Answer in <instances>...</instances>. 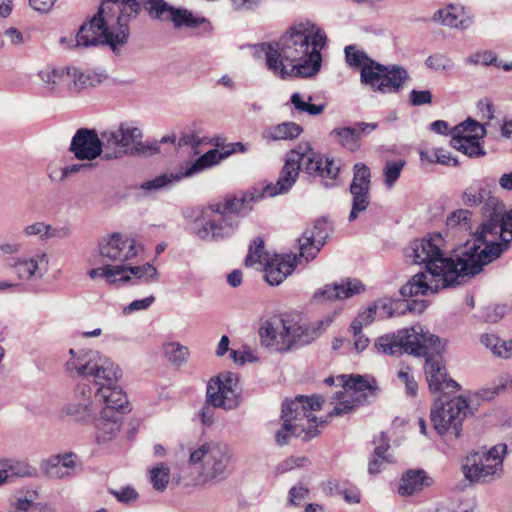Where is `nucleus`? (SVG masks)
<instances>
[{
    "label": "nucleus",
    "instance_id": "1",
    "mask_svg": "<svg viewBox=\"0 0 512 512\" xmlns=\"http://www.w3.org/2000/svg\"><path fill=\"white\" fill-rule=\"evenodd\" d=\"M327 43L322 28L309 20L292 25L277 41L253 46L254 56L263 58L265 67L274 76H315L321 68V50Z\"/></svg>",
    "mask_w": 512,
    "mask_h": 512
},
{
    "label": "nucleus",
    "instance_id": "2",
    "mask_svg": "<svg viewBox=\"0 0 512 512\" xmlns=\"http://www.w3.org/2000/svg\"><path fill=\"white\" fill-rule=\"evenodd\" d=\"M440 234L415 239L405 249V258L413 264L424 265L434 276L439 272L462 276H473L479 273L484 265L497 259V253L488 250H477L475 243L466 242L456 259L445 257L440 246Z\"/></svg>",
    "mask_w": 512,
    "mask_h": 512
},
{
    "label": "nucleus",
    "instance_id": "3",
    "mask_svg": "<svg viewBox=\"0 0 512 512\" xmlns=\"http://www.w3.org/2000/svg\"><path fill=\"white\" fill-rule=\"evenodd\" d=\"M461 200L468 207L483 204L482 214L486 219L480 230L467 242L475 243L479 251H494L498 258L512 241L511 213L507 212L502 201L493 196L480 182L467 187L462 192Z\"/></svg>",
    "mask_w": 512,
    "mask_h": 512
},
{
    "label": "nucleus",
    "instance_id": "4",
    "mask_svg": "<svg viewBox=\"0 0 512 512\" xmlns=\"http://www.w3.org/2000/svg\"><path fill=\"white\" fill-rule=\"evenodd\" d=\"M106 3L116 4L119 7L121 42L128 41L129 24L143 9L151 20L169 21L175 29H193L201 27L203 33H211L213 25L204 16L194 14L183 7H175L165 0H104Z\"/></svg>",
    "mask_w": 512,
    "mask_h": 512
},
{
    "label": "nucleus",
    "instance_id": "5",
    "mask_svg": "<svg viewBox=\"0 0 512 512\" xmlns=\"http://www.w3.org/2000/svg\"><path fill=\"white\" fill-rule=\"evenodd\" d=\"M257 197L255 193H245L208 204L194 223L195 235L209 242L229 238L238 229L240 218L252 210Z\"/></svg>",
    "mask_w": 512,
    "mask_h": 512
},
{
    "label": "nucleus",
    "instance_id": "6",
    "mask_svg": "<svg viewBox=\"0 0 512 512\" xmlns=\"http://www.w3.org/2000/svg\"><path fill=\"white\" fill-rule=\"evenodd\" d=\"M329 234V226L326 220H317L312 228L306 229L298 239L299 257L295 254H275L270 259H265L264 277L266 281L276 286L281 284L295 267L301 263L313 260L324 246Z\"/></svg>",
    "mask_w": 512,
    "mask_h": 512
},
{
    "label": "nucleus",
    "instance_id": "7",
    "mask_svg": "<svg viewBox=\"0 0 512 512\" xmlns=\"http://www.w3.org/2000/svg\"><path fill=\"white\" fill-rule=\"evenodd\" d=\"M322 404V397L317 395H300L293 400L285 401L281 415L283 426L275 435L276 442L285 445L290 436L309 440L319 435L327 421L319 420L314 416V412L320 410Z\"/></svg>",
    "mask_w": 512,
    "mask_h": 512
},
{
    "label": "nucleus",
    "instance_id": "8",
    "mask_svg": "<svg viewBox=\"0 0 512 512\" xmlns=\"http://www.w3.org/2000/svg\"><path fill=\"white\" fill-rule=\"evenodd\" d=\"M110 4L102 0L98 13L89 22L81 25L76 36L69 39L61 37L60 43H67L69 48L107 44L114 52L125 45L127 41L121 42L120 37L122 31L120 15L113 22Z\"/></svg>",
    "mask_w": 512,
    "mask_h": 512
},
{
    "label": "nucleus",
    "instance_id": "9",
    "mask_svg": "<svg viewBox=\"0 0 512 512\" xmlns=\"http://www.w3.org/2000/svg\"><path fill=\"white\" fill-rule=\"evenodd\" d=\"M439 338L421 325L402 328L397 332L379 336L374 342L377 352L390 356H400L404 353L413 356H422L428 353L427 349H439Z\"/></svg>",
    "mask_w": 512,
    "mask_h": 512
},
{
    "label": "nucleus",
    "instance_id": "10",
    "mask_svg": "<svg viewBox=\"0 0 512 512\" xmlns=\"http://www.w3.org/2000/svg\"><path fill=\"white\" fill-rule=\"evenodd\" d=\"M260 343L271 352L287 353L315 340V332L293 320L270 318L259 328Z\"/></svg>",
    "mask_w": 512,
    "mask_h": 512
},
{
    "label": "nucleus",
    "instance_id": "11",
    "mask_svg": "<svg viewBox=\"0 0 512 512\" xmlns=\"http://www.w3.org/2000/svg\"><path fill=\"white\" fill-rule=\"evenodd\" d=\"M102 138L106 150L104 160L107 161L158 151L156 145L143 143L142 130L132 121H122L118 125L103 130Z\"/></svg>",
    "mask_w": 512,
    "mask_h": 512
},
{
    "label": "nucleus",
    "instance_id": "12",
    "mask_svg": "<svg viewBox=\"0 0 512 512\" xmlns=\"http://www.w3.org/2000/svg\"><path fill=\"white\" fill-rule=\"evenodd\" d=\"M188 463L200 470L206 481H220L232 472V453L225 443L202 441L190 447Z\"/></svg>",
    "mask_w": 512,
    "mask_h": 512
},
{
    "label": "nucleus",
    "instance_id": "13",
    "mask_svg": "<svg viewBox=\"0 0 512 512\" xmlns=\"http://www.w3.org/2000/svg\"><path fill=\"white\" fill-rule=\"evenodd\" d=\"M64 369L70 377L91 378L93 382L115 378L114 363L95 350L69 349Z\"/></svg>",
    "mask_w": 512,
    "mask_h": 512
},
{
    "label": "nucleus",
    "instance_id": "14",
    "mask_svg": "<svg viewBox=\"0 0 512 512\" xmlns=\"http://www.w3.org/2000/svg\"><path fill=\"white\" fill-rule=\"evenodd\" d=\"M507 454L506 444H497L487 452L469 454L462 466L467 480L474 483H490L503 475V460Z\"/></svg>",
    "mask_w": 512,
    "mask_h": 512
},
{
    "label": "nucleus",
    "instance_id": "15",
    "mask_svg": "<svg viewBox=\"0 0 512 512\" xmlns=\"http://www.w3.org/2000/svg\"><path fill=\"white\" fill-rule=\"evenodd\" d=\"M408 71L397 65H383L372 60L361 69L360 82L374 92L397 93L408 80Z\"/></svg>",
    "mask_w": 512,
    "mask_h": 512
},
{
    "label": "nucleus",
    "instance_id": "16",
    "mask_svg": "<svg viewBox=\"0 0 512 512\" xmlns=\"http://www.w3.org/2000/svg\"><path fill=\"white\" fill-rule=\"evenodd\" d=\"M337 380L342 385V390L335 394L334 399L339 402L330 411L329 417L350 412L355 406L366 402L368 395L375 389V381L361 375H351L348 379L346 375H340Z\"/></svg>",
    "mask_w": 512,
    "mask_h": 512
},
{
    "label": "nucleus",
    "instance_id": "17",
    "mask_svg": "<svg viewBox=\"0 0 512 512\" xmlns=\"http://www.w3.org/2000/svg\"><path fill=\"white\" fill-rule=\"evenodd\" d=\"M468 412L467 400L461 396L447 401L437 400L431 409V422L439 435L451 432L459 437L462 430V422Z\"/></svg>",
    "mask_w": 512,
    "mask_h": 512
},
{
    "label": "nucleus",
    "instance_id": "18",
    "mask_svg": "<svg viewBox=\"0 0 512 512\" xmlns=\"http://www.w3.org/2000/svg\"><path fill=\"white\" fill-rule=\"evenodd\" d=\"M138 254L134 239L121 233L114 232L102 237L97 244L94 253L87 259L89 265L95 266L102 260L109 262H125Z\"/></svg>",
    "mask_w": 512,
    "mask_h": 512
},
{
    "label": "nucleus",
    "instance_id": "19",
    "mask_svg": "<svg viewBox=\"0 0 512 512\" xmlns=\"http://www.w3.org/2000/svg\"><path fill=\"white\" fill-rule=\"evenodd\" d=\"M238 382V375L232 372L211 379L207 385L206 403L224 410L237 408L241 400Z\"/></svg>",
    "mask_w": 512,
    "mask_h": 512
},
{
    "label": "nucleus",
    "instance_id": "20",
    "mask_svg": "<svg viewBox=\"0 0 512 512\" xmlns=\"http://www.w3.org/2000/svg\"><path fill=\"white\" fill-rule=\"evenodd\" d=\"M486 135L485 127L477 121L468 118L451 130V146L470 158L486 155L480 140Z\"/></svg>",
    "mask_w": 512,
    "mask_h": 512
},
{
    "label": "nucleus",
    "instance_id": "21",
    "mask_svg": "<svg viewBox=\"0 0 512 512\" xmlns=\"http://www.w3.org/2000/svg\"><path fill=\"white\" fill-rule=\"evenodd\" d=\"M434 276L431 271L427 270L415 274L400 289V293L404 297H412L418 295H426L428 293L437 292L439 289L461 284L467 276L443 273V270Z\"/></svg>",
    "mask_w": 512,
    "mask_h": 512
},
{
    "label": "nucleus",
    "instance_id": "22",
    "mask_svg": "<svg viewBox=\"0 0 512 512\" xmlns=\"http://www.w3.org/2000/svg\"><path fill=\"white\" fill-rule=\"evenodd\" d=\"M69 151L79 161L92 163L99 157L104 159L106 150L102 131L99 134L95 129H78L71 139Z\"/></svg>",
    "mask_w": 512,
    "mask_h": 512
},
{
    "label": "nucleus",
    "instance_id": "23",
    "mask_svg": "<svg viewBox=\"0 0 512 512\" xmlns=\"http://www.w3.org/2000/svg\"><path fill=\"white\" fill-rule=\"evenodd\" d=\"M439 349H427L428 353L422 355L425 357V374L432 392H452L458 389L456 381L448 377L446 367L443 363L441 353L444 350V344L439 339Z\"/></svg>",
    "mask_w": 512,
    "mask_h": 512
},
{
    "label": "nucleus",
    "instance_id": "24",
    "mask_svg": "<svg viewBox=\"0 0 512 512\" xmlns=\"http://www.w3.org/2000/svg\"><path fill=\"white\" fill-rule=\"evenodd\" d=\"M98 408V402L92 388L89 385H79L71 402L62 408V414L76 422L87 423L95 419Z\"/></svg>",
    "mask_w": 512,
    "mask_h": 512
},
{
    "label": "nucleus",
    "instance_id": "25",
    "mask_svg": "<svg viewBox=\"0 0 512 512\" xmlns=\"http://www.w3.org/2000/svg\"><path fill=\"white\" fill-rule=\"evenodd\" d=\"M299 158L297 153L289 152L286 155L284 166L276 184H267L262 190L254 189L249 193H255L258 196L254 203L266 196L274 197L287 193L295 184L299 175Z\"/></svg>",
    "mask_w": 512,
    "mask_h": 512
},
{
    "label": "nucleus",
    "instance_id": "26",
    "mask_svg": "<svg viewBox=\"0 0 512 512\" xmlns=\"http://www.w3.org/2000/svg\"><path fill=\"white\" fill-rule=\"evenodd\" d=\"M8 266L20 280H40L48 272L49 256L44 251H37L31 255L10 258Z\"/></svg>",
    "mask_w": 512,
    "mask_h": 512
},
{
    "label": "nucleus",
    "instance_id": "27",
    "mask_svg": "<svg viewBox=\"0 0 512 512\" xmlns=\"http://www.w3.org/2000/svg\"><path fill=\"white\" fill-rule=\"evenodd\" d=\"M115 378L110 380L102 379L99 382H93L98 386L95 391V398L99 405H103L102 409H113L118 414L124 410L128 403L127 396L117 382L121 376L120 368L114 364Z\"/></svg>",
    "mask_w": 512,
    "mask_h": 512
},
{
    "label": "nucleus",
    "instance_id": "28",
    "mask_svg": "<svg viewBox=\"0 0 512 512\" xmlns=\"http://www.w3.org/2000/svg\"><path fill=\"white\" fill-rule=\"evenodd\" d=\"M365 291V285L358 279L345 278L318 289L313 298L320 300H344Z\"/></svg>",
    "mask_w": 512,
    "mask_h": 512
},
{
    "label": "nucleus",
    "instance_id": "29",
    "mask_svg": "<svg viewBox=\"0 0 512 512\" xmlns=\"http://www.w3.org/2000/svg\"><path fill=\"white\" fill-rule=\"evenodd\" d=\"M42 472L52 479L71 478L76 473V455L72 452L56 454L42 461Z\"/></svg>",
    "mask_w": 512,
    "mask_h": 512
},
{
    "label": "nucleus",
    "instance_id": "30",
    "mask_svg": "<svg viewBox=\"0 0 512 512\" xmlns=\"http://www.w3.org/2000/svg\"><path fill=\"white\" fill-rule=\"evenodd\" d=\"M377 123L359 122L354 127H337L330 132L338 144L349 151H356L360 148V138L376 130Z\"/></svg>",
    "mask_w": 512,
    "mask_h": 512
},
{
    "label": "nucleus",
    "instance_id": "31",
    "mask_svg": "<svg viewBox=\"0 0 512 512\" xmlns=\"http://www.w3.org/2000/svg\"><path fill=\"white\" fill-rule=\"evenodd\" d=\"M38 77L49 94L63 96L70 93V66L43 69Z\"/></svg>",
    "mask_w": 512,
    "mask_h": 512
},
{
    "label": "nucleus",
    "instance_id": "32",
    "mask_svg": "<svg viewBox=\"0 0 512 512\" xmlns=\"http://www.w3.org/2000/svg\"><path fill=\"white\" fill-rule=\"evenodd\" d=\"M94 425L97 442H110L120 431V415L113 409H101L99 416L94 419Z\"/></svg>",
    "mask_w": 512,
    "mask_h": 512
},
{
    "label": "nucleus",
    "instance_id": "33",
    "mask_svg": "<svg viewBox=\"0 0 512 512\" xmlns=\"http://www.w3.org/2000/svg\"><path fill=\"white\" fill-rule=\"evenodd\" d=\"M374 442L376 447L368 463V472L372 475L381 473L394 461L390 453L389 439L384 433H381Z\"/></svg>",
    "mask_w": 512,
    "mask_h": 512
},
{
    "label": "nucleus",
    "instance_id": "34",
    "mask_svg": "<svg viewBox=\"0 0 512 512\" xmlns=\"http://www.w3.org/2000/svg\"><path fill=\"white\" fill-rule=\"evenodd\" d=\"M191 162L186 163L185 166H182L178 172L164 173L155 177L154 179L148 180L141 184V189L151 192L158 191L180 182L184 178H189L197 173H192L191 171Z\"/></svg>",
    "mask_w": 512,
    "mask_h": 512
},
{
    "label": "nucleus",
    "instance_id": "35",
    "mask_svg": "<svg viewBox=\"0 0 512 512\" xmlns=\"http://www.w3.org/2000/svg\"><path fill=\"white\" fill-rule=\"evenodd\" d=\"M433 484V479L423 470H409L401 477L398 492L402 496H411Z\"/></svg>",
    "mask_w": 512,
    "mask_h": 512
},
{
    "label": "nucleus",
    "instance_id": "36",
    "mask_svg": "<svg viewBox=\"0 0 512 512\" xmlns=\"http://www.w3.org/2000/svg\"><path fill=\"white\" fill-rule=\"evenodd\" d=\"M232 154H235L234 143L225 144L220 150L211 149L201 155L196 161L191 162L190 171L192 173L199 174L204 170L219 164L222 160L228 158Z\"/></svg>",
    "mask_w": 512,
    "mask_h": 512
},
{
    "label": "nucleus",
    "instance_id": "37",
    "mask_svg": "<svg viewBox=\"0 0 512 512\" xmlns=\"http://www.w3.org/2000/svg\"><path fill=\"white\" fill-rule=\"evenodd\" d=\"M480 343L497 358H512V339H502L495 333H484L480 336Z\"/></svg>",
    "mask_w": 512,
    "mask_h": 512
},
{
    "label": "nucleus",
    "instance_id": "38",
    "mask_svg": "<svg viewBox=\"0 0 512 512\" xmlns=\"http://www.w3.org/2000/svg\"><path fill=\"white\" fill-rule=\"evenodd\" d=\"M302 131V127L295 122H283L264 129L262 138L268 141L292 140L297 138Z\"/></svg>",
    "mask_w": 512,
    "mask_h": 512
},
{
    "label": "nucleus",
    "instance_id": "39",
    "mask_svg": "<svg viewBox=\"0 0 512 512\" xmlns=\"http://www.w3.org/2000/svg\"><path fill=\"white\" fill-rule=\"evenodd\" d=\"M506 391H512V374L502 373L489 386L477 391L475 397L483 401H490Z\"/></svg>",
    "mask_w": 512,
    "mask_h": 512
},
{
    "label": "nucleus",
    "instance_id": "40",
    "mask_svg": "<svg viewBox=\"0 0 512 512\" xmlns=\"http://www.w3.org/2000/svg\"><path fill=\"white\" fill-rule=\"evenodd\" d=\"M129 271V284H153L157 283L160 279V274L156 267L150 263H145L139 266H128Z\"/></svg>",
    "mask_w": 512,
    "mask_h": 512
},
{
    "label": "nucleus",
    "instance_id": "41",
    "mask_svg": "<svg viewBox=\"0 0 512 512\" xmlns=\"http://www.w3.org/2000/svg\"><path fill=\"white\" fill-rule=\"evenodd\" d=\"M290 152L297 153L299 158V170L302 168L303 171L309 175L314 176L315 172L319 170V165H322L323 158L317 155L310 147L304 148L299 147L298 149L291 150Z\"/></svg>",
    "mask_w": 512,
    "mask_h": 512
},
{
    "label": "nucleus",
    "instance_id": "42",
    "mask_svg": "<svg viewBox=\"0 0 512 512\" xmlns=\"http://www.w3.org/2000/svg\"><path fill=\"white\" fill-rule=\"evenodd\" d=\"M162 352L165 358L173 365L181 366L189 358V349L179 342L171 341L162 345Z\"/></svg>",
    "mask_w": 512,
    "mask_h": 512
},
{
    "label": "nucleus",
    "instance_id": "43",
    "mask_svg": "<svg viewBox=\"0 0 512 512\" xmlns=\"http://www.w3.org/2000/svg\"><path fill=\"white\" fill-rule=\"evenodd\" d=\"M311 95H303L299 92H294L290 97V103L300 113H307L312 116L321 114L324 109V104H312Z\"/></svg>",
    "mask_w": 512,
    "mask_h": 512
},
{
    "label": "nucleus",
    "instance_id": "44",
    "mask_svg": "<svg viewBox=\"0 0 512 512\" xmlns=\"http://www.w3.org/2000/svg\"><path fill=\"white\" fill-rule=\"evenodd\" d=\"M462 13L463 11L461 8L454 5H448L447 7L436 11L433 19L452 28L461 27L464 29L467 25L464 24L463 20L459 19Z\"/></svg>",
    "mask_w": 512,
    "mask_h": 512
},
{
    "label": "nucleus",
    "instance_id": "45",
    "mask_svg": "<svg viewBox=\"0 0 512 512\" xmlns=\"http://www.w3.org/2000/svg\"><path fill=\"white\" fill-rule=\"evenodd\" d=\"M472 212L467 209H458L451 212L446 219V225L451 230L470 231Z\"/></svg>",
    "mask_w": 512,
    "mask_h": 512
},
{
    "label": "nucleus",
    "instance_id": "46",
    "mask_svg": "<svg viewBox=\"0 0 512 512\" xmlns=\"http://www.w3.org/2000/svg\"><path fill=\"white\" fill-rule=\"evenodd\" d=\"M129 271L126 265H111L106 264L105 282L108 285L120 287L129 284Z\"/></svg>",
    "mask_w": 512,
    "mask_h": 512
},
{
    "label": "nucleus",
    "instance_id": "47",
    "mask_svg": "<svg viewBox=\"0 0 512 512\" xmlns=\"http://www.w3.org/2000/svg\"><path fill=\"white\" fill-rule=\"evenodd\" d=\"M350 193L352 195V209L350 211L348 220L350 222L354 221L360 212L366 210L369 205V190H362L361 188L350 189Z\"/></svg>",
    "mask_w": 512,
    "mask_h": 512
},
{
    "label": "nucleus",
    "instance_id": "48",
    "mask_svg": "<svg viewBox=\"0 0 512 512\" xmlns=\"http://www.w3.org/2000/svg\"><path fill=\"white\" fill-rule=\"evenodd\" d=\"M344 53L347 64L352 68H359L360 70L373 60L364 50L357 48L355 45L346 46Z\"/></svg>",
    "mask_w": 512,
    "mask_h": 512
},
{
    "label": "nucleus",
    "instance_id": "49",
    "mask_svg": "<svg viewBox=\"0 0 512 512\" xmlns=\"http://www.w3.org/2000/svg\"><path fill=\"white\" fill-rule=\"evenodd\" d=\"M406 165V161L404 159L399 160H389L386 161L383 168V176H384V184L391 188L394 186L396 181L399 179L401 172Z\"/></svg>",
    "mask_w": 512,
    "mask_h": 512
},
{
    "label": "nucleus",
    "instance_id": "50",
    "mask_svg": "<svg viewBox=\"0 0 512 512\" xmlns=\"http://www.w3.org/2000/svg\"><path fill=\"white\" fill-rule=\"evenodd\" d=\"M84 69L70 66V93H79L91 87Z\"/></svg>",
    "mask_w": 512,
    "mask_h": 512
},
{
    "label": "nucleus",
    "instance_id": "51",
    "mask_svg": "<svg viewBox=\"0 0 512 512\" xmlns=\"http://www.w3.org/2000/svg\"><path fill=\"white\" fill-rule=\"evenodd\" d=\"M170 469L164 463L157 465L150 471V481L157 491L166 489L169 483Z\"/></svg>",
    "mask_w": 512,
    "mask_h": 512
},
{
    "label": "nucleus",
    "instance_id": "52",
    "mask_svg": "<svg viewBox=\"0 0 512 512\" xmlns=\"http://www.w3.org/2000/svg\"><path fill=\"white\" fill-rule=\"evenodd\" d=\"M425 66L433 71L442 72L452 70L455 66L454 61L445 54L434 53L427 57Z\"/></svg>",
    "mask_w": 512,
    "mask_h": 512
},
{
    "label": "nucleus",
    "instance_id": "53",
    "mask_svg": "<svg viewBox=\"0 0 512 512\" xmlns=\"http://www.w3.org/2000/svg\"><path fill=\"white\" fill-rule=\"evenodd\" d=\"M265 259H270V257L264 253V240L262 238H256L253 241V245L250 246L245 264L247 266H253L256 263L264 265Z\"/></svg>",
    "mask_w": 512,
    "mask_h": 512
},
{
    "label": "nucleus",
    "instance_id": "54",
    "mask_svg": "<svg viewBox=\"0 0 512 512\" xmlns=\"http://www.w3.org/2000/svg\"><path fill=\"white\" fill-rule=\"evenodd\" d=\"M229 357L239 366H243L246 363H254L259 360L257 354L247 345H243L238 350L231 349Z\"/></svg>",
    "mask_w": 512,
    "mask_h": 512
},
{
    "label": "nucleus",
    "instance_id": "55",
    "mask_svg": "<svg viewBox=\"0 0 512 512\" xmlns=\"http://www.w3.org/2000/svg\"><path fill=\"white\" fill-rule=\"evenodd\" d=\"M465 63L469 65L482 64L485 66L494 65L496 67H500V62H498L496 54L488 50L478 51L476 53L471 54L469 57L465 59Z\"/></svg>",
    "mask_w": 512,
    "mask_h": 512
},
{
    "label": "nucleus",
    "instance_id": "56",
    "mask_svg": "<svg viewBox=\"0 0 512 512\" xmlns=\"http://www.w3.org/2000/svg\"><path fill=\"white\" fill-rule=\"evenodd\" d=\"M322 165H319V170L315 172V177H320L323 180H335L339 174L340 167L334 160L323 158Z\"/></svg>",
    "mask_w": 512,
    "mask_h": 512
},
{
    "label": "nucleus",
    "instance_id": "57",
    "mask_svg": "<svg viewBox=\"0 0 512 512\" xmlns=\"http://www.w3.org/2000/svg\"><path fill=\"white\" fill-rule=\"evenodd\" d=\"M399 380L405 385L406 393L410 396H415L418 390V384L411 374L409 366H401L397 372Z\"/></svg>",
    "mask_w": 512,
    "mask_h": 512
},
{
    "label": "nucleus",
    "instance_id": "58",
    "mask_svg": "<svg viewBox=\"0 0 512 512\" xmlns=\"http://www.w3.org/2000/svg\"><path fill=\"white\" fill-rule=\"evenodd\" d=\"M109 492L116 500L123 504H132L137 501L139 494L132 486H123L119 489H110Z\"/></svg>",
    "mask_w": 512,
    "mask_h": 512
},
{
    "label": "nucleus",
    "instance_id": "59",
    "mask_svg": "<svg viewBox=\"0 0 512 512\" xmlns=\"http://www.w3.org/2000/svg\"><path fill=\"white\" fill-rule=\"evenodd\" d=\"M17 460L13 458H0V474L2 484L6 483L10 476L16 475L17 472Z\"/></svg>",
    "mask_w": 512,
    "mask_h": 512
},
{
    "label": "nucleus",
    "instance_id": "60",
    "mask_svg": "<svg viewBox=\"0 0 512 512\" xmlns=\"http://www.w3.org/2000/svg\"><path fill=\"white\" fill-rule=\"evenodd\" d=\"M48 224L45 222H34L23 228V234L27 237L39 236L41 240H47Z\"/></svg>",
    "mask_w": 512,
    "mask_h": 512
},
{
    "label": "nucleus",
    "instance_id": "61",
    "mask_svg": "<svg viewBox=\"0 0 512 512\" xmlns=\"http://www.w3.org/2000/svg\"><path fill=\"white\" fill-rule=\"evenodd\" d=\"M231 6L237 12H256L262 5V0H230Z\"/></svg>",
    "mask_w": 512,
    "mask_h": 512
},
{
    "label": "nucleus",
    "instance_id": "62",
    "mask_svg": "<svg viewBox=\"0 0 512 512\" xmlns=\"http://www.w3.org/2000/svg\"><path fill=\"white\" fill-rule=\"evenodd\" d=\"M432 93L430 90L413 89L409 94V102L412 106H421L432 102Z\"/></svg>",
    "mask_w": 512,
    "mask_h": 512
},
{
    "label": "nucleus",
    "instance_id": "63",
    "mask_svg": "<svg viewBox=\"0 0 512 512\" xmlns=\"http://www.w3.org/2000/svg\"><path fill=\"white\" fill-rule=\"evenodd\" d=\"M308 494L309 490L307 487L302 484L295 485L289 490L288 502L290 505H300L308 497Z\"/></svg>",
    "mask_w": 512,
    "mask_h": 512
},
{
    "label": "nucleus",
    "instance_id": "64",
    "mask_svg": "<svg viewBox=\"0 0 512 512\" xmlns=\"http://www.w3.org/2000/svg\"><path fill=\"white\" fill-rule=\"evenodd\" d=\"M86 75H89L88 81L91 87L103 83L108 78V73L101 67L84 69Z\"/></svg>",
    "mask_w": 512,
    "mask_h": 512
}]
</instances>
